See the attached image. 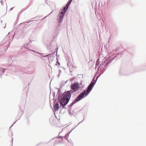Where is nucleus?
Segmentation results:
<instances>
[{
  "label": "nucleus",
  "instance_id": "33",
  "mask_svg": "<svg viewBox=\"0 0 146 146\" xmlns=\"http://www.w3.org/2000/svg\"><path fill=\"white\" fill-rule=\"evenodd\" d=\"M58 64L59 65H60V63H59V62H58Z\"/></svg>",
  "mask_w": 146,
  "mask_h": 146
},
{
  "label": "nucleus",
  "instance_id": "5",
  "mask_svg": "<svg viewBox=\"0 0 146 146\" xmlns=\"http://www.w3.org/2000/svg\"><path fill=\"white\" fill-rule=\"evenodd\" d=\"M106 65V64L105 62L102 63V64H100L98 69L99 72H100L101 74H103L104 72L103 70L105 68Z\"/></svg>",
  "mask_w": 146,
  "mask_h": 146
},
{
  "label": "nucleus",
  "instance_id": "36",
  "mask_svg": "<svg viewBox=\"0 0 146 146\" xmlns=\"http://www.w3.org/2000/svg\"><path fill=\"white\" fill-rule=\"evenodd\" d=\"M54 44L55 45V43H54Z\"/></svg>",
  "mask_w": 146,
  "mask_h": 146
},
{
  "label": "nucleus",
  "instance_id": "34",
  "mask_svg": "<svg viewBox=\"0 0 146 146\" xmlns=\"http://www.w3.org/2000/svg\"><path fill=\"white\" fill-rule=\"evenodd\" d=\"M13 138H12V141H13Z\"/></svg>",
  "mask_w": 146,
  "mask_h": 146
},
{
  "label": "nucleus",
  "instance_id": "3",
  "mask_svg": "<svg viewBox=\"0 0 146 146\" xmlns=\"http://www.w3.org/2000/svg\"><path fill=\"white\" fill-rule=\"evenodd\" d=\"M82 99V92L69 105V107H71L74 104L79 101Z\"/></svg>",
  "mask_w": 146,
  "mask_h": 146
},
{
  "label": "nucleus",
  "instance_id": "25",
  "mask_svg": "<svg viewBox=\"0 0 146 146\" xmlns=\"http://www.w3.org/2000/svg\"><path fill=\"white\" fill-rule=\"evenodd\" d=\"M42 55L41 56V57H48V56H49V55Z\"/></svg>",
  "mask_w": 146,
  "mask_h": 146
},
{
  "label": "nucleus",
  "instance_id": "8",
  "mask_svg": "<svg viewBox=\"0 0 146 146\" xmlns=\"http://www.w3.org/2000/svg\"><path fill=\"white\" fill-rule=\"evenodd\" d=\"M48 55H50L49 56H48V58L49 61V63L50 62H52L54 60V57L53 56V53L49 54Z\"/></svg>",
  "mask_w": 146,
  "mask_h": 146
},
{
  "label": "nucleus",
  "instance_id": "14",
  "mask_svg": "<svg viewBox=\"0 0 146 146\" xmlns=\"http://www.w3.org/2000/svg\"><path fill=\"white\" fill-rule=\"evenodd\" d=\"M99 59H98L97 61H96V67L98 66L99 65L100 62L99 61Z\"/></svg>",
  "mask_w": 146,
  "mask_h": 146
},
{
  "label": "nucleus",
  "instance_id": "18",
  "mask_svg": "<svg viewBox=\"0 0 146 146\" xmlns=\"http://www.w3.org/2000/svg\"><path fill=\"white\" fill-rule=\"evenodd\" d=\"M65 13L62 11H61L60 13L58 15H63V16H64Z\"/></svg>",
  "mask_w": 146,
  "mask_h": 146
},
{
  "label": "nucleus",
  "instance_id": "20",
  "mask_svg": "<svg viewBox=\"0 0 146 146\" xmlns=\"http://www.w3.org/2000/svg\"><path fill=\"white\" fill-rule=\"evenodd\" d=\"M29 50H31V51H32L34 52H35V53H38V54H42V53H39L38 52H37L36 51H35L34 50H32L31 49H29Z\"/></svg>",
  "mask_w": 146,
  "mask_h": 146
},
{
  "label": "nucleus",
  "instance_id": "32",
  "mask_svg": "<svg viewBox=\"0 0 146 146\" xmlns=\"http://www.w3.org/2000/svg\"><path fill=\"white\" fill-rule=\"evenodd\" d=\"M15 123H15H13V125H12L11 126V127H10V128H11V127H12V126L13 125V124H14Z\"/></svg>",
  "mask_w": 146,
  "mask_h": 146
},
{
  "label": "nucleus",
  "instance_id": "4",
  "mask_svg": "<svg viewBox=\"0 0 146 146\" xmlns=\"http://www.w3.org/2000/svg\"><path fill=\"white\" fill-rule=\"evenodd\" d=\"M13 35L11 36H9L8 35H7L3 38V41L4 42V43H6L7 44H8L10 42L11 39V41L13 40Z\"/></svg>",
  "mask_w": 146,
  "mask_h": 146
},
{
  "label": "nucleus",
  "instance_id": "1",
  "mask_svg": "<svg viewBox=\"0 0 146 146\" xmlns=\"http://www.w3.org/2000/svg\"><path fill=\"white\" fill-rule=\"evenodd\" d=\"M59 89L58 90L57 95L58 94V100L60 104L62 105L63 108L69 102L71 94L73 93V91L70 90L65 92L62 95V97L61 99L59 96Z\"/></svg>",
  "mask_w": 146,
  "mask_h": 146
},
{
  "label": "nucleus",
  "instance_id": "9",
  "mask_svg": "<svg viewBox=\"0 0 146 146\" xmlns=\"http://www.w3.org/2000/svg\"><path fill=\"white\" fill-rule=\"evenodd\" d=\"M67 65L69 68L70 72H72V71L73 68H74V66L73 64L70 62H68L67 63Z\"/></svg>",
  "mask_w": 146,
  "mask_h": 146
},
{
  "label": "nucleus",
  "instance_id": "30",
  "mask_svg": "<svg viewBox=\"0 0 146 146\" xmlns=\"http://www.w3.org/2000/svg\"><path fill=\"white\" fill-rule=\"evenodd\" d=\"M50 46H51V47H52V44H51H51H50Z\"/></svg>",
  "mask_w": 146,
  "mask_h": 146
},
{
  "label": "nucleus",
  "instance_id": "28",
  "mask_svg": "<svg viewBox=\"0 0 146 146\" xmlns=\"http://www.w3.org/2000/svg\"><path fill=\"white\" fill-rule=\"evenodd\" d=\"M62 137L61 136H59V135H58V137H56L55 138H61V137Z\"/></svg>",
  "mask_w": 146,
  "mask_h": 146
},
{
  "label": "nucleus",
  "instance_id": "24",
  "mask_svg": "<svg viewBox=\"0 0 146 146\" xmlns=\"http://www.w3.org/2000/svg\"><path fill=\"white\" fill-rule=\"evenodd\" d=\"M58 32H56V33H55V34L53 36L54 38H55V37H56L57 35L58 34Z\"/></svg>",
  "mask_w": 146,
  "mask_h": 146
},
{
  "label": "nucleus",
  "instance_id": "10",
  "mask_svg": "<svg viewBox=\"0 0 146 146\" xmlns=\"http://www.w3.org/2000/svg\"><path fill=\"white\" fill-rule=\"evenodd\" d=\"M64 16H63V15H58V22L59 23H61L63 20Z\"/></svg>",
  "mask_w": 146,
  "mask_h": 146
},
{
  "label": "nucleus",
  "instance_id": "15",
  "mask_svg": "<svg viewBox=\"0 0 146 146\" xmlns=\"http://www.w3.org/2000/svg\"><path fill=\"white\" fill-rule=\"evenodd\" d=\"M68 7H67L66 6L64 7L63 9V11H64L65 13H66V11H67V9H68Z\"/></svg>",
  "mask_w": 146,
  "mask_h": 146
},
{
  "label": "nucleus",
  "instance_id": "2",
  "mask_svg": "<svg viewBox=\"0 0 146 146\" xmlns=\"http://www.w3.org/2000/svg\"><path fill=\"white\" fill-rule=\"evenodd\" d=\"M98 77H99L98 76L96 78V80H95V76H94L92 79L91 82L88 87L87 90L83 91V98L87 96L92 90Z\"/></svg>",
  "mask_w": 146,
  "mask_h": 146
},
{
  "label": "nucleus",
  "instance_id": "31",
  "mask_svg": "<svg viewBox=\"0 0 146 146\" xmlns=\"http://www.w3.org/2000/svg\"><path fill=\"white\" fill-rule=\"evenodd\" d=\"M13 8V7H12V8H11L10 9V11L12 10Z\"/></svg>",
  "mask_w": 146,
  "mask_h": 146
},
{
  "label": "nucleus",
  "instance_id": "11",
  "mask_svg": "<svg viewBox=\"0 0 146 146\" xmlns=\"http://www.w3.org/2000/svg\"><path fill=\"white\" fill-rule=\"evenodd\" d=\"M54 108L55 111H57L58 110L59 106V104L58 102L56 103L54 105Z\"/></svg>",
  "mask_w": 146,
  "mask_h": 146
},
{
  "label": "nucleus",
  "instance_id": "12",
  "mask_svg": "<svg viewBox=\"0 0 146 146\" xmlns=\"http://www.w3.org/2000/svg\"><path fill=\"white\" fill-rule=\"evenodd\" d=\"M6 70V69H4L0 68V76H1L2 75L5 71V70Z\"/></svg>",
  "mask_w": 146,
  "mask_h": 146
},
{
  "label": "nucleus",
  "instance_id": "22",
  "mask_svg": "<svg viewBox=\"0 0 146 146\" xmlns=\"http://www.w3.org/2000/svg\"><path fill=\"white\" fill-rule=\"evenodd\" d=\"M52 11H52L51 13H50L49 14H48L44 18H43V19H41V21H42L44 19H45V18L47 16H49L51 14V13H52Z\"/></svg>",
  "mask_w": 146,
  "mask_h": 146
},
{
  "label": "nucleus",
  "instance_id": "7",
  "mask_svg": "<svg viewBox=\"0 0 146 146\" xmlns=\"http://www.w3.org/2000/svg\"><path fill=\"white\" fill-rule=\"evenodd\" d=\"M23 30H19L15 31L14 34V35L16 36L17 38H19L20 37H21V36L22 34L23 33Z\"/></svg>",
  "mask_w": 146,
  "mask_h": 146
},
{
  "label": "nucleus",
  "instance_id": "35",
  "mask_svg": "<svg viewBox=\"0 0 146 146\" xmlns=\"http://www.w3.org/2000/svg\"><path fill=\"white\" fill-rule=\"evenodd\" d=\"M77 125H76V126L74 128H75L76 127V126H77Z\"/></svg>",
  "mask_w": 146,
  "mask_h": 146
},
{
  "label": "nucleus",
  "instance_id": "19",
  "mask_svg": "<svg viewBox=\"0 0 146 146\" xmlns=\"http://www.w3.org/2000/svg\"><path fill=\"white\" fill-rule=\"evenodd\" d=\"M36 18V17L32 18L31 19V20H30V21H29L27 22V23H29L30 22H31L33 21H34L33 20L35 19Z\"/></svg>",
  "mask_w": 146,
  "mask_h": 146
},
{
  "label": "nucleus",
  "instance_id": "16",
  "mask_svg": "<svg viewBox=\"0 0 146 146\" xmlns=\"http://www.w3.org/2000/svg\"><path fill=\"white\" fill-rule=\"evenodd\" d=\"M1 5H3V3H5L6 4V5H7V3L6 2V0H4L3 1H2V0H1Z\"/></svg>",
  "mask_w": 146,
  "mask_h": 146
},
{
  "label": "nucleus",
  "instance_id": "29",
  "mask_svg": "<svg viewBox=\"0 0 146 146\" xmlns=\"http://www.w3.org/2000/svg\"><path fill=\"white\" fill-rule=\"evenodd\" d=\"M69 113L70 115H72V114H71V113L70 112V110L69 111Z\"/></svg>",
  "mask_w": 146,
  "mask_h": 146
},
{
  "label": "nucleus",
  "instance_id": "23",
  "mask_svg": "<svg viewBox=\"0 0 146 146\" xmlns=\"http://www.w3.org/2000/svg\"><path fill=\"white\" fill-rule=\"evenodd\" d=\"M67 82V81H62L61 82V83H62V84H63L64 85Z\"/></svg>",
  "mask_w": 146,
  "mask_h": 146
},
{
  "label": "nucleus",
  "instance_id": "17",
  "mask_svg": "<svg viewBox=\"0 0 146 146\" xmlns=\"http://www.w3.org/2000/svg\"><path fill=\"white\" fill-rule=\"evenodd\" d=\"M62 73V72L60 70H58V74L57 75V77L59 78L60 76V75L61 74V73Z\"/></svg>",
  "mask_w": 146,
  "mask_h": 146
},
{
  "label": "nucleus",
  "instance_id": "6",
  "mask_svg": "<svg viewBox=\"0 0 146 146\" xmlns=\"http://www.w3.org/2000/svg\"><path fill=\"white\" fill-rule=\"evenodd\" d=\"M70 87L72 90L75 91L79 88V85L78 82H76L71 84Z\"/></svg>",
  "mask_w": 146,
  "mask_h": 146
},
{
  "label": "nucleus",
  "instance_id": "21",
  "mask_svg": "<svg viewBox=\"0 0 146 146\" xmlns=\"http://www.w3.org/2000/svg\"><path fill=\"white\" fill-rule=\"evenodd\" d=\"M72 1V0H69V1L68 2L67 4V5H68V6L70 4V3H71Z\"/></svg>",
  "mask_w": 146,
  "mask_h": 146
},
{
  "label": "nucleus",
  "instance_id": "26",
  "mask_svg": "<svg viewBox=\"0 0 146 146\" xmlns=\"http://www.w3.org/2000/svg\"><path fill=\"white\" fill-rule=\"evenodd\" d=\"M8 47V46H6V47L4 48V51L5 52L6 51V50L7 49Z\"/></svg>",
  "mask_w": 146,
  "mask_h": 146
},
{
  "label": "nucleus",
  "instance_id": "27",
  "mask_svg": "<svg viewBox=\"0 0 146 146\" xmlns=\"http://www.w3.org/2000/svg\"><path fill=\"white\" fill-rule=\"evenodd\" d=\"M70 132L68 133L65 136V137H67L69 135V134Z\"/></svg>",
  "mask_w": 146,
  "mask_h": 146
},
{
  "label": "nucleus",
  "instance_id": "13",
  "mask_svg": "<svg viewBox=\"0 0 146 146\" xmlns=\"http://www.w3.org/2000/svg\"><path fill=\"white\" fill-rule=\"evenodd\" d=\"M91 4L92 7L93 8L94 7H95L96 5V2L95 0H93V1H92L91 3Z\"/></svg>",
  "mask_w": 146,
  "mask_h": 146
}]
</instances>
